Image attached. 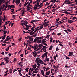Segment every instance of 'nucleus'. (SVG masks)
<instances>
[{
  "label": "nucleus",
  "instance_id": "nucleus-1",
  "mask_svg": "<svg viewBox=\"0 0 77 77\" xmlns=\"http://www.w3.org/2000/svg\"><path fill=\"white\" fill-rule=\"evenodd\" d=\"M39 62H42V63H44L43 61H42L40 59V58L37 57L36 58L35 62H36V63H39Z\"/></svg>",
  "mask_w": 77,
  "mask_h": 77
},
{
  "label": "nucleus",
  "instance_id": "nucleus-2",
  "mask_svg": "<svg viewBox=\"0 0 77 77\" xmlns=\"http://www.w3.org/2000/svg\"><path fill=\"white\" fill-rule=\"evenodd\" d=\"M66 4H68V5H70V4L72 3V2H71V1L69 0H66Z\"/></svg>",
  "mask_w": 77,
  "mask_h": 77
},
{
  "label": "nucleus",
  "instance_id": "nucleus-3",
  "mask_svg": "<svg viewBox=\"0 0 77 77\" xmlns=\"http://www.w3.org/2000/svg\"><path fill=\"white\" fill-rule=\"evenodd\" d=\"M44 24H43V25L44 26V27H47V26H48V25H49V24H48V23H46V22H45L44 23Z\"/></svg>",
  "mask_w": 77,
  "mask_h": 77
},
{
  "label": "nucleus",
  "instance_id": "nucleus-4",
  "mask_svg": "<svg viewBox=\"0 0 77 77\" xmlns=\"http://www.w3.org/2000/svg\"><path fill=\"white\" fill-rule=\"evenodd\" d=\"M69 55H68L69 56H71L73 55V52H69Z\"/></svg>",
  "mask_w": 77,
  "mask_h": 77
},
{
  "label": "nucleus",
  "instance_id": "nucleus-5",
  "mask_svg": "<svg viewBox=\"0 0 77 77\" xmlns=\"http://www.w3.org/2000/svg\"><path fill=\"white\" fill-rule=\"evenodd\" d=\"M46 54H48V52L47 51L42 56V58H44V57H45V56L46 55Z\"/></svg>",
  "mask_w": 77,
  "mask_h": 77
},
{
  "label": "nucleus",
  "instance_id": "nucleus-6",
  "mask_svg": "<svg viewBox=\"0 0 77 77\" xmlns=\"http://www.w3.org/2000/svg\"><path fill=\"white\" fill-rule=\"evenodd\" d=\"M31 30H32L31 32H30L29 34H31L33 32H34V30H35V29L33 28H32L31 29Z\"/></svg>",
  "mask_w": 77,
  "mask_h": 77
},
{
  "label": "nucleus",
  "instance_id": "nucleus-7",
  "mask_svg": "<svg viewBox=\"0 0 77 77\" xmlns=\"http://www.w3.org/2000/svg\"><path fill=\"white\" fill-rule=\"evenodd\" d=\"M43 38H44V36H43L42 37H36V38H37V39H42Z\"/></svg>",
  "mask_w": 77,
  "mask_h": 77
},
{
  "label": "nucleus",
  "instance_id": "nucleus-8",
  "mask_svg": "<svg viewBox=\"0 0 77 77\" xmlns=\"http://www.w3.org/2000/svg\"><path fill=\"white\" fill-rule=\"evenodd\" d=\"M48 71V72H47L46 73V75H48L50 74V71Z\"/></svg>",
  "mask_w": 77,
  "mask_h": 77
},
{
  "label": "nucleus",
  "instance_id": "nucleus-9",
  "mask_svg": "<svg viewBox=\"0 0 77 77\" xmlns=\"http://www.w3.org/2000/svg\"><path fill=\"white\" fill-rule=\"evenodd\" d=\"M29 71H30L31 72H32V71H35V69L33 68L32 69V68H30L29 69Z\"/></svg>",
  "mask_w": 77,
  "mask_h": 77
},
{
  "label": "nucleus",
  "instance_id": "nucleus-10",
  "mask_svg": "<svg viewBox=\"0 0 77 77\" xmlns=\"http://www.w3.org/2000/svg\"><path fill=\"white\" fill-rule=\"evenodd\" d=\"M36 47H37V45H34V46L33 47V48H34V50H36Z\"/></svg>",
  "mask_w": 77,
  "mask_h": 77
},
{
  "label": "nucleus",
  "instance_id": "nucleus-11",
  "mask_svg": "<svg viewBox=\"0 0 77 77\" xmlns=\"http://www.w3.org/2000/svg\"><path fill=\"white\" fill-rule=\"evenodd\" d=\"M21 2L20 0H16V2H15V3H20V2Z\"/></svg>",
  "mask_w": 77,
  "mask_h": 77
},
{
  "label": "nucleus",
  "instance_id": "nucleus-12",
  "mask_svg": "<svg viewBox=\"0 0 77 77\" xmlns=\"http://www.w3.org/2000/svg\"><path fill=\"white\" fill-rule=\"evenodd\" d=\"M53 48V46L51 45L49 49V50H51Z\"/></svg>",
  "mask_w": 77,
  "mask_h": 77
},
{
  "label": "nucleus",
  "instance_id": "nucleus-13",
  "mask_svg": "<svg viewBox=\"0 0 77 77\" xmlns=\"http://www.w3.org/2000/svg\"><path fill=\"white\" fill-rule=\"evenodd\" d=\"M41 42H42V41H41V40H39L37 41V43H39V44H41Z\"/></svg>",
  "mask_w": 77,
  "mask_h": 77
},
{
  "label": "nucleus",
  "instance_id": "nucleus-14",
  "mask_svg": "<svg viewBox=\"0 0 77 77\" xmlns=\"http://www.w3.org/2000/svg\"><path fill=\"white\" fill-rule=\"evenodd\" d=\"M43 25H42L41 26H40V27L39 28V30H41V29H42V28H43L44 27V26H43Z\"/></svg>",
  "mask_w": 77,
  "mask_h": 77
},
{
  "label": "nucleus",
  "instance_id": "nucleus-15",
  "mask_svg": "<svg viewBox=\"0 0 77 77\" xmlns=\"http://www.w3.org/2000/svg\"><path fill=\"white\" fill-rule=\"evenodd\" d=\"M37 41V38H35L33 42H35V43H36Z\"/></svg>",
  "mask_w": 77,
  "mask_h": 77
},
{
  "label": "nucleus",
  "instance_id": "nucleus-16",
  "mask_svg": "<svg viewBox=\"0 0 77 77\" xmlns=\"http://www.w3.org/2000/svg\"><path fill=\"white\" fill-rule=\"evenodd\" d=\"M9 57H6V58L4 57V60H6V59H7V60H9Z\"/></svg>",
  "mask_w": 77,
  "mask_h": 77
},
{
  "label": "nucleus",
  "instance_id": "nucleus-17",
  "mask_svg": "<svg viewBox=\"0 0 77 77\" xmlns=\"http://www.w3.org/2000/svg\"><path fill=\"white\" fill-rule=\"evenodd\" d=\"M37 5H38V8H42V6H41V5H39V4H37Z\"/></svg>",
  "mask_w": 77,
  "mask_h": 77
},
{
  "label": "nucleus",
  "instance_id": "nucleus-18",
  "mask_svg": "<svg viewBox=\"0 0 77 77\" xmlns=\"http://www.w3.org/2000/svg\"><path fill=\"white\" fill-rule=\"evenodd\" d=\"M52 41H53V38H51V37H50V43H51V42H52Z\"/></svg>",
  "mask_w": 77,
  "mask_h": 77
},
{
  "label": "nucleus",
  "instance_id": "nucleus-19",
  "mask_svg": "<svg viewBox=\"0 0 77 77\" xmlns=\"http://www.w3.org/2000/svg\"><path fill=\"white\" fill-rule=\"evenodd\" d=\"M32 67L33 68V69H35V68H36V66H35V65H34L32 66Z\"/></svg>",
  "mask_w": 77,
  "mask_h": 77
},
{
  "label": "nucleus",
  "instance_id": "nucleus-20",
  "mask_svg": "<svg viewBox=\"0 0 77 77\" xmlns=\"http://www.w3.org/2000/svg\"><path fill=\"white\" fill-rule=\"evenodd\" d=\"M33 38H31V37L30 38V39H29V41H33Z\"/></svg>",
  "mask_w": 77,
  "mask_h": 77
},
{
  "label": "nucleus",
  "instance_id": "nucleus-21",
  "mask_svg": "<svg viewBox=\"0 0 77 77\" xmlns=\"http://www.w3.org/2000/svg\"><path fill=\"white\" fill-rule=\"evenodd\" d=\"M35 33H36L34 31L32 33H31V34H30V35H34V34Z\"/></svg>",
  "mask_w": 77,
  "mask_h": 77
},
{
  "label": "nucleus",
  "instance_id": "nucleus-22",
  "mask_svg": "<svg viewBox=\"0 0 77 77\" xmlns=\"http://www.w3.org/2000/svg\"><path fill=\"white\" fill-rule=\"evenodd\" d=\"M5 60L6 62V63H8V62H9V60L6 59Z\"/></svg>",
  "mask_w": 77,
  "mask_h": 77
},
{
  "label": "nucleus",
  "instance_id": "nucleus-23",
  "mask_svg": "<svg viewBox=\"0 0 77 77\" xmlns=\"http://www.w3.org/2000/svg\"><path fill=\"white\" fill-rule=\"evenodd\" d=\"M42 46H43V45H42V44L41 43L39 45V47H42Z\"/></svg>",
  "mask_w": 77,
  "mask_h": 77
},
{
  "label": "nucleus",
  "instance_id": "nucleus-24",
  "mask_svg": "<svg viewBox=\"0 0 77 77\" xmlns=\"http://www.w3.org/2000/svg\"><path fill=\"white\" fill-rule=\"evenodd\" d=\"M11 8H15V6H14V5H11Z\"/></svg>",
  "mask_w": 77,
  "mask_h": 77
},
{
  "label": "nucleus",
  "instance_id": "nucleus-25",
  "mask_svg": "<svg viewBox=\"0 0 77 77\" xmlns=\"http://www.w3.org/2000/svg\"><path fill=\"white\" fill-rule=\"evenodd\" d=\"M38 3H36V4H35V6L37 8L38 7Z\"/></svg>",
  "mask_w": 77,
  "mask_h": 77
},
{
  "label": "nucleus",
  "instance_id": "nucleus-26",
  "mask_svg": "<svg viewBox=\"0 0 77 77\" xmlns=\"http://www.w3.org/2000/svg\"><path fill=\"white\" fill-rule=\"evenodd\" d=\"M37 35H36V34H35L32 36H31V37H36V36Z\"/></svg>",
  "mask_w": 77,
  "mask_h": 77
},
{
  "label": "nucleus",
  "instance_id": "nucleus-27",
  "mask_svg": "<svg viewBox=\"0 0 77 77\" xmlns=\"http://www.w3.org/2000/svg\"><path fill=\"white\" fill-rule=\"evenodd\" d=\"M64 56L66 57V59H70V58L69 57H68L66 55H65Z\"/></svg>",
  "mask_w": 77,
  "mask_h": 77
},
{
  "label": "nucleus",
  "instance_id": "nucleus-28",
  "mask_svg": "<svg viewBox=\"0 0 77 77\" xmlns=\"http://www.w3.org/2000/svg\"><path fill=\"white\" fill-rule=\"evenodd\" d=\"M37 2L36 3H38V4H39V3L40 2V0H36Z\"/></svg>",
  "mask_w": 77,
  "mask_h": 77
},
{
  "label": "nucleus",
  "instance_id": "nucleus-29",
  "mask_svg": "<svg viewBox=\"0 0 77 77\" xmlns=\"http://www.w3.org/2000/svg\"><path fill=\"white\" fill-rule=\"evenodd\" d=\"M48 5H49V4L48 2H47L46 3L45 6H48Z\"/></svg>",
  "mask_w": 77,
  "mask_h": 77
},
{
  "label": "nucleus",
  "instance_id": "nucleus-30",
  "mask_svg": "<svg viewBox=\"0 0 77 77\" xmlns=\"http://www.w3.org/2000/svg\"><path fill=\"white\" fill-rule=\"evenodd\" d=\"M34 9L35 10V11H36V9H37V8L35 6H34Z\"/></svg>",
  "mask_w": 77,
  "mask_h": 77
},
{
  "label": "nucleus",
  "instance_id": "nucleus-31",
  "mask_svg": "<svg viewBox=\"0 0 77 77\" xmlns=\"http://www.w3.org/2000/svg\"><path fill=\"white\" fill-rule=\"evenodd\" d=\"M27 3H26V2L25 3V4L24 5V7H25V6H27Z\"/></svg>",
  "mask_w": 77,
  "mask_h": 77
},
{
  "label": "nucleus",
  "instance_id": "nucleus-32",
  "mask_svg": "<svg viewBox=\"0 0 77 77\" xmlns=\"http://www.w3.org/2000/svg\"><path fill=\"white\" fill-rule=\"evenodd\" d=\"M45 60H46L47 62H48L49 60V58H45Z\"/></svg>",
  "mask_w": 77,
  "mask_h": 77
},
{
  "label": "nucleus",
  "instance_id": "nucleus-33",
  "mask_svg": "<svg viewBox=\"0 0 77 77\" xmlns=\"http://www.w3.org/2000/svg\"><path fill=\"white\" fill-rule=\"evenodd\" d=\"M67 31H68V32H71V31L68 28L67 29Z\"/></svg>",
  "mask_w": 77,
  "mask_h": 77
},
{
  "label": "nucleus",
  "instance_id": "nucleus-34",
  "mask_svg": "<svg viewBox=\"0 0 77 77\" xmlns=\"http://www.w3.org/2000/svg\"><path fill=\"white\" fill-rule=\"evenodd\" d=\"M49 69H50V68H49V67H48L46 69V71H48V70Z\"/></svg>",
  "mask_w": 77,
  "mask_h": 77
},
{
  "label": "nucleus",
  "instance_id": "nucleus-35",
  "mask_svg": "<svg viewBox=\"0 0 77 77\" xmlns=\"http://www.w3.org/2000/svg\"><path fill=\"white\" fill-rule=\"evenodd\" d=\"M43 51H44V52H46V51H47V50H46V49H44V48L43 49Z\"/></svg>",
  "mask_w": 77,
  "mask_h": 77
},
{
  "label": "nucleus",
  "instance_id": "nucleus-36",
  "mask_svg": "<svg viewBox=\"0 0 77 77\" xmlns=\"http://www.w3.org/2000/svg\"><path fill=\"white\" fill-rule=\"evenodd\" d=\"M27 43H28V44H31V42H30V41H29V40H27Z\"/></svg>",
  "mask_w": 77,
  "mask_h": 77
},
{
  "label": "nucleus",
  "instance_id": "nucleus-37",
  "mask_svg": "<svg viewBox=\"0 0 77 77\" xmlns=\"http://www.w3.org/2000/svg\"><path fill=\"white\" fill-rule=\"evenodd\" d=\"M38 71H37V72L33 71L32 72V73H38Z\"/></svg>",
  "mask_w": 77,
  "mask_h": 77
},
{
  "label": "nucleus",
  "instance_id": "nucleus-38",
  "mask_svg": "<svg viewBox=\"0 0 77 77\" xmlns=\"http://www.w3.org/2000/svg\"><path fill=\"white\" fill-rule=\"evenodd\" d=\"M4 34H6L7 33V31L5 30L4 31Z\"/></svg>",
  "mask_w": 77,
  "mask_h": 77
},
{
  "label": "nucleus",
  "instance_id": "nucleus-39",
  "mask_svg": "<svg viewBox=\"0 0 77 77\" xmlns=\"http://www.w3.org/2000/svg\"><path fill=\"white\" fill-rule=\"evenodd\" d=\"M41 73H42V75L44 74V70H42L41 71Z\"/></svg>",
  "mask_w": 77,
  "mask_h": 77
},
{
  "label": "nucleus",
  "instance_id": "nucleus-40",
  "mask_svg": "<svg viewBox=\"0 0 77 77\" xmlns=\"http://www.w3.org/2000/svg\"><path fill=\"white\" fill-rule=\"evenodd\" d=\"M38 53V52H32V54L33 55L35 54H37V55Z\"/></svg>",
  "mask_w": 77,
  "mask_h": 77
},
{
  "label": "nucleus",
  "instance_id": "nucleus-41",
  "mask_svg": "<svg viewBox=\"0 0 77 77\" xmlns=\"http://www.w3.org/2000/svg\"><path fill=\"white\" fill-rule=\"evenodd\" d=\"M39 30V29H35V30L34 31L36 33V32L37 31V30Z\"/></svg>",
  "mask_w": 77,
  "mask_h": 77
},
{
  "label": "nucleus",
  "instance_id": "nucleus-42",
  "mask_svg": "<svg viewBox=\"0 0 77 77\" xmlns=\"http://www.w3.org/2000/svg\"><path fill=\"white\" fill-rule=\"evenodd\" d=\"M19 75L20 76H22V74L21 72H19Z\"/></svg>",
  "mask_w": 77,
  "mask_h": 77
},
{
  "label": "nucleus",
  "instance_id": "nucleus-43",
  "mask_svg": "<svg viewBox=\"0 0 77 77\" xmlns=\"http://www.w3.org/2000/svg\"><path fill=\"white\" fill-rule=\"evenodd\" d=\"M24 22L25 23H26V24H28V22H27V20H25L24 21Z\"/></svg>",
  "mask_w": 77,
  "mask_h": 77
},
{
  "label": "nucleus",
  "instance_id": "nucleus-44",
  "mask_svg": "<svg viewBox=\"0 0 77 77\" xmlns=\"http://www.w3.org/2000/svg\"><path fill=\"white\" fill-rule=\"evenodd\" d=\"M54 60H56V56H54Z\"/></svg>",
  "mask_w": 77,
  "mask_h": 77
},
{
  "label": "nucleus",
  "instance_id": "nucleus-45",
  "mask_svg": "<svg viewBox=\"0 0 77 77\" xmlns=\"http://www.w3.org/2000/svg\"><path fill=\"white\" fill-rule=\"evenodd\" d=\"M23 29H24L25 30H27L28 29H27V27L26 28H25V27H23Z\"/></svg>",
  "mask_w": 77,
  "mask_h": 77
},
{
  "label": "nucleus",
  "instance_id": "nucleus-46",
  "mask_svg": "<svg viewBox=\"0 0 77 77\" xmlns=\"http://www.w3.org/2000/svg\"><path fill=\"white\" fill-rule=\"evenodd\" d=\"M64 32H66L67 33V34H68L69 33H68V32L67 31V30H66V29H65L64 30Z\"/></svg>",
  "mask_w": 77,
  "mask_h": 77
},
{
  "label": "nucleus",
  "instance_id": "nucleus-47",
  "mask_svg": "<svg viewBox=\"0 0 77 77\" xmlns=\"http://www.w3.org/2000/svg\"><path fill=\"white\" fill-rule=\"evenodd\" d=\"M56 11V9H53L52 11V12H55Z\"/></svg>",
  "mask_w": 77,
  "mask_h": 77
},
{
  "label": "nucleus",
  "instance_id": "nucleus-48",
  "mask_svg": "<svg viewBox=\"0 0 77 77\" xmlns=\"http://www.w3.org/2000/svg\"><path fill=\"white\" fill-rule=\"evenodd\" d=\"M25 70L26 71V72H29V70L26 68L25 69Z\"/></svg>",
  "mask_w": 77,
  "mask_h": 77
},
{
  "label": "nucleus",
  "instance_id": "nucleus-49",
  "mask_svg": "<svg viewBox=\"0 0 77 77\" xmlns=\"http://www.w3.org/2000/svg\"><path fill=\"white\" fill-rule=\"evenodd\" d=\"M43 49H44H44H46V48H47V47L45 46H43Z\"/></svg>",
  "mask_w": 77,
  "mask_h": 77
},
{
  "label": "nucleus",
  "instance_id": "nucleus-50",
  "mask_svg": "<svg viewBox=\"0 0 77 77\" xmlns=\"http://www.w3.org/2000/svg\"><path fill=\"white\" fill-rule=\"evenodd\" d=\"M45 71V69H46V67L45 66L42 68Z\"/></svg>",
  "mask_w": 77,
  "mask_h": 77
},
{
  "label": "nucleus",
  "instance_id": "nucleus-51",
  "mask_svg": "<svg viewBox=\"0 0 77 77\" xmlns=\"http://www.w3.org/2000/svg\"><path fill=\"white\" fill-rule=\"evenodd\" d=\"M27 8L28 9H31V8L29 7V5L27 6Z\"/></svg>",
  "mask_w": 77,
  "mask_h": 77
},
{
  "label": "nucleus",
  "instance_id": "nucleus-52",
  "mask_svg": "<svg viewBox=\"0 0 77 77\" xmlns=\"http://www.w3.org/2000/svg\"><path fill=\"white\" fill-rule=\"evenodd\" d=\"M29 47H31V48H33V47L32 45H29Z\"/></svg>",
  "mask_w": 77,
  "mask_h": 77
},
{
  "label": "nucleus",
  "instance_id": "nucleus-53",
  "mask_svg": "<svg viewBox=\"0 0 77 77\" xmlns=\"http://www.w3.org/2000/svg\"><path fill=\"white\" fill-rule=\"evenodd\" d=\"M31 37L28 35L27 36V38H29V39H30V38Z\"/></svg>",
  "mask_w": 77,
  "mask_h": 77
},
{
  "label": "nucleus",
  "instance_id": "nucleus-54",
  "mask_svg": "<svg viewBox=\"0 0 77 77\" xmlns=\"http://www.w3.org/2000/svg\"><path fill=\"white\" fill-rule=\"evenodd\" d=\"M12 46H14V45H15V44L14 43H12Z\"/></svg>",
  "mask_w": 77,
  "mask_h": 77
},
{
  "label": "nucleus",
  "instance_id": "nucleus-55",
  "mask_svg": "<svg viewBox=\"0 0 77 77\" xmlns=\"http://www.w3.org/2000/svg\"><path fill=\"white\" fill-rule=\"evenodd\" d=\"M59 50V48H58L57 47L56 48V51H58Z\"/></svg>",
  "mask_w": 77,
  "mask_h": 77
},
{
  "label": "nucleus",
  "instance_id": "nucleus-56",
  "mask_svg": "<svg viewBox=\"0 0 77 77\" xmlns=\"http://www.w3.org/2000/svg\"><path fill=\"white\" fill-rule=\"evenodd\" d=\"M6 39H7L8 41H9L10 39V37H9L8 38H6Z\"/></svg>",
  "mask_w": 77,
  "mask_h": 77
},
{
  "label": "nucleus",
  "instance_id": "nucleus-57",
  "mask_svg": "<svg viewBox=\"0 0 77 77\" xmlns=\"http://www.w3.org/2000/svg\"><path fill=\"white\" fill-rule=\"evenodd\" d=\"M43 45H45L46 46H47V44L45 43H43Z\"/></svg>",
  "mask_w": 77,
  "mask_h": 77
},
{
  "label": "nucleus",
  "instance_id": "nucleus-58",
  "mask_svg": "<svg viewBox=\"0 0 77 77\" xmlns=\"http://www.w3.org/2000/svg\"><path fill=\"white\" fill-rule=\"evenodd\" d=\"M4 30H5V29H6V26H5V25L4 26Z\"/></svg>",
  "mask_w": 77,
  "mask_h": 77
},
{
  "label": "nucleus",
  "instance_id": "nucleus-59",
  "mask_svg": "<svg viewBox=\"0 0 77 77\" xmlns=\"http://www.w3.org/2000/svg\"><path fill=\"white\" fill-rule=\"evenodd\" d=\"M8 4H7L6 5V6H5V9H6V8H7V7H8Z\"/></svg>",
  "mask_w": 77,
  "mask_h": 77
},
{
  "label": "nucleus",
  "instance_id": "nucleus-60",
  "mask_svg": "<svg viewBox=\"0 0 77 77\" xmlns=\"http://www.w3.org/2000/svg\"><path fill=\"white\" fill-rule=\"evenodd\" d=\"M16 61H17V59H16V58H14V62H15Z\"/></svg>",
  "mask_w": 77,
  "mask_h": 77
},
{
  "label": "nucleus",
  "instance_id": "nucleus-61",
  "mask_svg": "<svg viewBox=\"0 0 77 77\" xmlns=\"http://www.w3.org/2000/svg\"><path fill=\"white\" fill-rule=\"evenodd\" d=\"M65 14H70V13L69 14L68 13V12L66 11L65 12Z\"/></svg>",
  "mask_w": 77,
  "mask_h": 77
},
{
  "label": "nucleus",
  "instance_id": "nucleus-62",
  "mask_svg": "<svg viewBox=\"0 0 77 77\" xmlns=\"http://www.w3.org/2000/svg\"><path fill=\"white\" fill-rule=\"evenodd\" d=\"M24 56V55L23 54H21V55H20V56H21V57H23V56Z\"/></svg>",
  "mask_w": 77,
  "mask_h": 77
},
{
  "label": "nucleus",
  "instance_id": "nucleus-63",
  "mask_svg": "<svg viewBox=\"0 0 77 77\" xmlns=\"http://www.w3.org/2000/svg\"><path fill=\"white\" fill-rule=\"evenodd\" d=\"M58 76L59 77H62V75H58Z\"/></svg>",
  "mask_w": 77,
  "mask_h": 77
},
{
  "label": "nucleus",
  "instance_id": "nucleus-64",
  "mask_svg": "<svg viewBox=\"0 0 77 77\" xmlns=\"http://www.w3.org/2000/svg\"><path fill=\"white\" fill-rule=\"evenodd\" d=\"M12 18H15V15H13L12 16Z\"/></svg>",
  "mask_w": 77,
  "mask_h": 77
}]
</instances>
